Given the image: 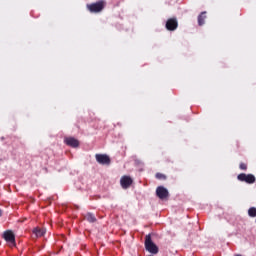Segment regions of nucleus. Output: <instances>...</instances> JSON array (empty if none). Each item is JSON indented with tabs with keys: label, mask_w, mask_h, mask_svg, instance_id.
Listing matches in <instances>:
<instances>
[{
	"label": "nucleus",
	"mask_w": 256,
	"mask_h": 256,
	"mask_svg": "<svg viewBox=\"0 0 256 256\" xmlns=\"http://www.w3.org/2000/svg\"><path fill=\"white\" fill-rule=\"evenodd\" d=\"M248 215L249 217H256V208L255 207L249 208Z\"/></svg>",
	"instance_id": "13"
},
{
	"label": "nucleus",
	"mask_w": 256,
	"mask_h": 256,
	"mask_svg": "<svg viewBox=\"0 0 256 256\" xmlns=\"http://www.w3.org/2000/svg\"><path fill=\"white\" fill-rule=\"evenodd\" d=\"M238 181H242L244 183H248L249 185H252V183H255L256 178L253 174H245L241 173L237 176Z\"/></svg>",
	"instance_id": "3"
},
{
	"label": "nucleus",
	"mask_w": 256,
	"mask_h": 256,
	"mask_svg": "<svg viewBox=\"0 0 256 256\" xmlns=\"http://www.w3.org/2000/svg\"><path fill=\"white\" fill-rule=\"evenodd\" d=\"M33 234L36 236V237H43V235L45 234V229L43 228H34L33 229Z\"/></svg>",
	"instance_id": "11"
},
{
	"label": "nucleus",
	"mask_w": 256,
	"mask_h": 256,
	"mask_svg": "<svg viewBox=\"0 0 256 256\" xmlns=\"http://www.w3.org/2000/svg\"><path fill=\"white\" fill-rule=\"evenodd\" d=\"M1 215H3V210L2 209H0V217H1Z\"/></svg>",
	"instance_id": "16"
},
{
	"label": "nucleus",
	"mask_w": 256,
	"mask_h": 256,
	"mask_svg": "<svg viewBox=\"0 0 256 256\" xmlns=\"http://www.w3.org/2000/svg\"><path fill=\"white\" fill-rule=\"evenodd\" d=\"M96 161L100 165H109L111 163V159L105 154H96Z\"/></svg>",
	"instance_id": "7"
},
{
	"label": "nucleus",
	"mask_w": 256,
	"mask_h": 256,
	"mask_svg": "<svg viewBox=\"0 0 256 256\" xmlns=\"http://www.w3.org/2000/svg\"><path fill=\"white\" fill-rule=\"evenodd\" d=\"M64 143L68 145V147H78L79 146V140L75 139L74 137H66L64 139Z\"/></svg>",
	"instance_id": "9"
},
{
	"label": "nucleus",
	"mask_w": 256,
	"mask_h": 256,
	"mask_svg": "<svg viewBox=\"0 0 256 256\" xmlns=\"http://www.w3.org/2000/svg\"><path fill=\"white\" fill-rule=\"evenodd\" d=\"M156 195L159 199H167V197H169V190L163 186H159L156 189Z\"/></svg>",
	"instance_id": "8"
},
{
	"label": "nucleus",
	"mask_w": 256,
	"mask_h": 256,
	"mask_svg": "<svg viewBox=\"0 0 256 256\" xmlns=\"http://www.w3.org/2000/svg\"><path fill=\"white\" fill-rule=\"evenodd\" d=\"M240 169H241L242 171H247V164L241 163V164H240Z\"/></svg>",
	"instance_id": "15"
},
{
	"label": "nucleus",
	"mask_w": 256,
	"mask_h": 256,
	"mask_svg": "<svg viewBox=\"0 0 256 256\" xmlns=\"http://www.w3.org/2000/svg\"><path fill=\"white\" fill-rule=\"evenodd\" d=\"M179 27V23L177 22V18H170L166 22V29L168 31H175Z\"/></svg>",
	"instance_id": "6"
},
{
	"label": "nucleus",
	"mask_w": 256,
	"mask_h": 256,
	"mask_svg": "<svg viewBox=\"0 0 256 256\" xmlns=\"http://www.w3.org/2000/svg\"><path fill=\"white\" fill-rule=\"evenodd\" d=\"M3 239L6 243H9L10 247H15V234L11 230H7L3 233Z\"/></svg>",
	"instance_id": "4"
},
{
	"label": "nucleus",
	"mask_w": 256,
	"mask_h": 256,
	"mask_svg": "<svg viewBox=\"0 0 256 256\" xmlns=\"http://www.w3.org/2000/svg\"><path fill=\"white\" fill-rule=\"evenodd\" d=\"M122 189H129L133 185V178L130 176H122L120 179Z\"/></svg>",
	"instance_id": "5"
},
{
	"label": "nucleus",
	"mask_w": 256,
	"mask_h": 256,
	"mask_svg": "<svg viewBox=\"0 0 256 256\" xmlns=\"http://www.w3.org/2000/svg\"><path fill=\"white\" fill-rule=\"evenodd\" d=\"M144 245L148 253H151L152 255H157L159 253V247H157L153 243V240L151 239V234L146 235Z\"/></svg>",
	"instance_id": "1"
},
{
	"label": "nucleus",
	"mask_w": 256,
	"mask_h": 256,
	"mask_svg": "<svg viewBox=\"0 0 256 256\" xmlns=\"http://www.w3.org/2000/svg\"><path fill=\"white\" fill-rule=\"evenodd\" d=\"M156 179H167V176H165V174L162 173H156Z\"/></svg>",
	"instance_id": "14"
},
{
	"label": "nucleus",
	"mask_w": 256,
	"mask_h": 256,
	"mask_svg": "<svg viewBox=\"0 0 256 256\" xmlns=\"http://www.w3.org/2000/svg\"><path fill=\"white\" fill-rule=\"evenodd\" d=\"M86 220L89 221V223H95V221H97V219L95 218V216L91 213H88L85 216Z\"/></svg>",
	"instance_id": "12"
},
{
	"label": "nucleus",
	"mask_w": 256,
	"mask_h": 256,
	"mask_svg": "<svg viewBox=\"0 0 256 256\" xmlns=\"http://www.w3.org/2000/svg\"><path fill=\"white\" fill-rule=\"evenodd\" d=\"M207 19V12L204 11L198 16V25L201 27L205 25V20Z\"/></svg>",
	"instance_id": "10"
},
{
	"label": "nucleus",
	"mask_w": 256,
	"mask_h": 256,
	"mask_svg": "<svg viewBox=\"0 0 256 256\" xmlns=\"http://www.w3.org/2000/svg\"><path fill=\"white\" fill-rule=\"evenodd\" d=\"M87 9L90 13H101V11L105 9V1L100 0L96 3L88 4Z\"/></svg>",
	"instance_id": "2"
}]
</instances>
